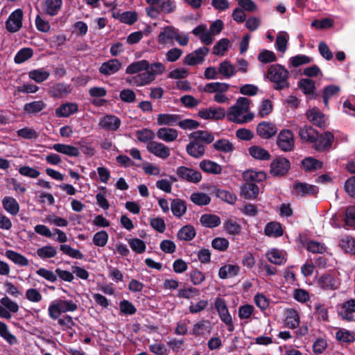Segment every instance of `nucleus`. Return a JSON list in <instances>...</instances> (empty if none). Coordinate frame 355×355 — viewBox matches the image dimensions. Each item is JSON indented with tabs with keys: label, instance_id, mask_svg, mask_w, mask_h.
<instances>
[{
	"label": "nucleus",
	"instance_id": "obj_1",
	"mask_svg": "<svg viewBox=\"0 0 355 355\" xmlns=\"http://www.w3.org/2000/svg\"><path fill=\"white\" fill-rule=\"evenodd\" d=\"M165 71V66L160 62L150 64L146 60L135 61L126 67L125 73L132 76L126 78L125 81L135 87L148 85Z\"/></svg>",
	"mask_w": 355,
	"mask_h": 355
},
{
	"label": "nucleus",
	"instance_id": "obj_2",
	"mask_svg": "<svg viewBox=\"0 0 355 355\" xmlns=\"http://www.w3.org/2000/svg\"><path fill=\"white\" fill-rule=\"evenodd\" d=\"M288 71L279 64H272L267 71V78L273 83V89L275 90L281 91L288 88Z\"/></svg>",
	"mask_w": 355,
	"mask_h": 355
},
{
	"label": "nucleus",
	"instance_id": "obj_3",
	"mask_svg": "<svg viewBox=\"0 0 355 355\" xmlns=\"http://www.w3.org/2000/svg\"><path fill=\"white\" fill-rule=\"evenodd\" d=\"M77 309L78 305L73 300L57 299L49 306L48 314L52 320H57L62 313L73 312Z\"/></svg>",
	"mask_w": 355,
	"mask_h": 355
},
{
	"label": "nucleus",
	"instance_id": "obj_4",
	"mask_svg": "<svg viewBox=\"0 0 355 355\" xmlns=\"http://www.w3.org/2000/svg\"><path fill=\"white\" fill-rule=\"evenodd\" d=\"M270 167V172L273 176L281 177L288 172L291 162L287 158L279 156L272 161Z\"/></svg>",
	"mask_w": 355,
	"mask_h": 355
},
{
	"label": "nucleus",
	"instance_id": "obj_5",
	"mask_svg": "<svg viewBox=\"0 0 355 355\" xmlns=\"http://www.w3.org/2000/svg\"><path fill=\"white\" fill-rule=\"evenodd\" d=\"M277 145L284 152H289L293 150L295 146L294 135L288 129L280 131L277 139Z\"/></svg>",
	"mask_w": 355,
	"mask_h": 355
},
{
	"label": "nucleus",
	"instance_id": "obj_6",
	"mask_svg": "<svg viewBox=\"0 0 355 355\" xmlns=\"http://www.w3.org/2000/svg\"><path fill=\"white\" fill-rule=\"evenodd\" d=\"M19 306L18 304L5 296L0 300V317L6 320L12 318V313H16L19 311Z\"/></svg>",
	"mask_w": 355,
	"mask_h": 355
},
{
	"label": "nucleus",
	"instance_id": "obj_7",
	"mask_svg": "<svg viewBox=\"0 0 355 355\" xmlns=\"http://www.w3.org/2000/svg\"><path fill=\"white\" fill-rule=\"evenodd\" d=\"M334 140V135L329 131L324 132L322 134L315 137V141H313V148L318 152L329 150Z\"/></svg>",
	"mask_w": 355,
	"mask_h": 355
},
{
	"label": "nucleus",
	"instance_id": "obj_8",
	"mask_svg": "<svg viewBox=\"0 0 355 355\" xmlns=\"http://www.w3.org/2000/svg\"><path fill=\"white\" fill-rule=\"evenodd\" d=\"M23 11L21 9L14 10L6 21V28L10 33L17 32L22 26Z\"/></svg>",
	"mask_w": 355,
	"mask_h": 355
},
{
	"label": "nucleus",
	"instance_id": "obj_9",
	"mask_svg": "<svg viewBox=\"0 0 355 355\" xmlns=\"http://www.w3.org/2000/svg\"><path fill=\"white\" fill-rule=\"evenodd\" d=\"M208 52V48L205 46L200 47L193 52L187 55L184 58L183 62L189 66L200 64L204 62L205 58Z\"/></svg>",
	"mask_w": 355,
	"mask_h": 355
},
{
	"label": "nucleus",
	"instance_id": "obj_10",
	"mask_svg": "<svg viewBox=\"0 0 355 355\" xmlns=\"http://www.w3.org/2000/svg\"><path fill=\"white\" fill-rule=\"evenodd\" d=\"M176 173L180 178L193 184H198L202 180L200 172L186 166L178 167Z\"/></svg>",
	"mask_w": 355,
	"mask_h": 355
},
{
	"label": "nucleus",
	"instance_id": "obj_11",
	"mask_svg": "<svg viewBox=\"0 0 355 355\" xmlns=\"http://www.w3.org/2000/svg\"><path fill=\"white\" fill-rule=\"evenodd\" d=\"M147 150L155 156L165 159H167L171 155L170 148L159 141H150L147 144Z\"/></svg>",
	"mask_w": 355,
	"mask_h": 355
},
{
	"label": "nucleus",
	"instance_id": "obj_12",
	"mask_svg": "<svg viewBox=\"0 0 355 355\" xmlns=\"http://www.w3.org/2000/svg\"><path fill=\"white\" fill-rule=\"evenodd\" d=\"M293 187L295 193L302 197L315 196L319 191L316 186L298 181L294 182Z\"/></svg>",
	"mask_w": 355,
	"mask_h": 355
},
{
	"label": "nucleus",
	"instance_id": "obj_13",
	"mask_svg": "<svg viewBox=\"0 0 355 355\" xmlns=\"http://www.w3.org/2000/svg\"><path fill=\"white\" fill-rule=\"evenodd\" d=\"M177 28L172 26L163 27L157 37V42L162 45L173 44Z\"/></svg>",
	"mask_w": 355,
	"mask_h": 355
},
{
	"label": "nucleus",
	"instance_id": "obj_14",
	"mask_svg": "<svg viewBox=\"0 0 355 355\" xmlns=\"http://www.w3.org/2000/svg\"><path fill=\"white\" fill-rule=\"evenodd\" d=\"M259 193L258 185L250 180H245L241 187V196L245 199L254 200L257 198Z\"/></svg>",
	"mask_w": 355,
	"mask_h": 355
},
{
	"label": "nucleus",
	"instance_id": "obj_15",
	"mask_svg": "<svg viewBox=\"0 0 355 355\" xmlns=\"http://www.w3.org/2000/svg\"><path fill=\"white\" fill-rule=\"evenodd\" d=\"M277 126L270 122L262 121L257 125V133L262 139H268L276 135Z\"/></svg>",
	"mask_w": 355,
	"mask_h": 355
},
{
	"label": "nucleus",
	"instance_id": "obj_16",
	"mask_svg": "<svg viewBox=\"0 0 355 355\" xmlns=\"http://www.w3.org/2000/svg\"><path fill=\"white\" fill-rule=\"evenodd\" d=\"M355 312V299L345 301L338 311V315L346 321L354 320L353 313Z\"/></svg>",
	"mask_w": 355,
	"mask_h": 355
},
{
	"label": "nucleus",
	"instance_id": "obj_17",
	"mask_svg": "<svg viewBox=\"0 0 355 355\" xmlns=\"http://www.w3.org/2000/svg\"><path fill=\"white\" fill-rule=\"evenodd\" d=\"M49 148L69 157H76L80 155L77 147L69 144L57 143L51 145Z\"/></svg>",
	"mask_w": 355,
	"mask_h": 355
},
{
	"label": "nucleus",
	"instance_id": "obj_18",
	"mask_svg": "<svg viewBox=\"0 0 355 355\" xmlns=\"http://www.w3.org/2000/svg\"><path fill=\"white\" fill-rule=\"evenodd\" d=\"M307 119L314 125L321 128L326 127L325 115L315 109L308 110L306 113Z\"/></svg>",
	"mask_w": 355,
	"mask_h": 355
},
{
	"label": "nucleus",
	"instance_id": "obj_19",
	"mask_svg": "<svg viewBox=\"0 0 355 355\" xmlns=\"http://www.w3.org/2000/svg\"><path fill=\"white\" fill-rule=\"evenodd\" d=\"M121 68V62L117 59H112L103 63L99 71L105 76H110L119 71Z\"/></svg>",
	"mask_w": 355,
	"mask_h": 355
},
{
	"label": "nucleus",
	"instance_id": "obj_20",
	"mask_svg": "<svg viewBox=\"0 0 355 355\" xmlns=\"http://www.w3.org/2000/svg\"><path fill=\"white\" fill-rule=\"evenodd\" d=\"M157 137L165 142H173L178 137V131L171 128H160L156 133Z\"/></svg>",
	"mask_w": 355,
	"mask_h": 355
},
{
	"label": "nucleus",
	"instance_id": "obj_21",
	"mask_svg": "<svg viewBox=\"0 0 355 355\" xmlns=\"http://www.w3.org/2000/svg\"><path fill=\"white\" fill-rule=\"evenodd\" d=\"M99 124L106 130L115 131L119 128L121 121L115 116L107 115L101 120Z\"/></svg>",
	"mask_w": 355,
	"mask_h": 355
},
{
	"label": "nucleus",
	"instance_id": "obj_22",
	"mask_svg": "<svg viewBox=\"0 0 355 355\" xmlns=\"http://www.w3.org/2000/svg\"><path fill=\"white\" fill-rule=\"evenodd\" d=\"M2 206L7 213L12 216H16L19 211L18 202L11 196H5L2 199Z\"/></svg>",
	"mask_w": 355,
	"mask_h": 355
},
{
	"label": "nucleus",
	"instance_id": "obj_23",
	"mask_svg": "<svg viewBox=\"0 0 355 355\" xmlns=\"http://www.w3.org/2000/svg\"><path fill=\"white\" fill-rule=\"evenodd\" d=\"M181 117L178 114H159L157 117V124L159 126L162 125H175L179 122Z\"/></svg>",
	"mask_w": 355,
	"mask_h": 355
},
{
	"label": "nucleus",
	"instance_id": "obj_24",
	"mask_svg": "<svg viewBox=\"0 0 355 355\" xmlns=\"http://www.w3.org/2000/svg\"><path fill=\"white\" fill-rule=\"evenodd\" d=\"M78 110V106L75 103H63L55 110V114L58 117H68L76 113Z\"/></svg>",
	"mask_w": 355,
	"mask_h": 355
},
{
	"label": "nucleus",
	"instance_id": "obj_25",
	"mask_svg": "<svg viewBox=\"0 0 355 355\" xmlns=\"http://www.w3.org/2000/svg\"><path fill=\"white\" fill-rule=\"evenodd\" d=\"M302 168L306 172H313L323 166V162L312 157L304 158L301 162Z\"/></svg>",
	"mask_w": 355,
	"mask_h": 355
},
{
	"label": "nucleus",
	"instance_id": "obj_26",
	"mask_svg": "<svg viewBox=\"0 0 355 355\" xmlns=\"http://www.w3.org/2000/svg\"><path fill=\"white\" fill-rule=\"evenodd\" d=\"M5 256L15 264L21 266L26 267L29 265L28 259L20 253H18L12 250H8L5 252Z\"/></svg>",
	"mask_w": 355,
	"mask_h": 355
},
{
	"label": "nucleus",
	"instance_id": "obj_27",
	"mask_svg": "<svg viewBox=\"0 0 355 355\" xmlns=\"http://www.w3.org/2000/svg\"><path fill=\"white\" fill-rule=\"evenodd\" d=\"M62 4V0H44L42 3L43 10L50 16L57 15Z\"/></svg>",
	"mask_w": 355,
	"mask_h": 355
},
{
	"label": "nucleus",
	"instance_id": "obj_28",
	"mask_svg": "<svg viewBox=\"0 0 355 355\" xmlns=\"http://www.w3.org/2000/svg\"><path fill=\"white\" fill-rule=\"evenodd\" d=\"M317 135L318 131L311 125H305L299 130V136L304 141L313 143V141H315V137Z\"/></svg>",
	"mask_w": 355,
	"mask_h": 355
},
{
	"label": "nucleus",
	"instance_id": "obj_29",
	"mask_svg": "<svg viewBox=\"0 0 355 355\" xmlns=\"http://www.w3.org/2000/svg\"><path fill=\"white\" fill-rule=\"evenodd\" d=\"M264 233L268 236L277 238L284 234V230L279 223L273 221L267 223Z\"/></svg>",
	"mask_w": 355,
	"mask_h": 355
},
{
	"label": "nucleus",
	"instance_id": "obj_30",
	"mask_svg": "<svg viewBox=\"0 0 355 355\" xmlns=\"http://www.w3.org/2000/svg\"><path fill=\"white\" fill-rule=\"evenodd\" d=\"M187 152L189 155L195 158H200L205 153V146L192 139L187 146Z\"/></svg>",
	"mask_w": 355,
	"mask_h": 355
},
{
	"label": "nucleus",
	"instance_id": "obj_31",
	"mask_svg": "<svg viewBox=\"0 0 355 355\" xmlns=\"http://www.w3.org/2000/svg\"><path fill=\"white\" fill-rule=\"evenodd\" d=\"M202 90L207 93H216L214 100L218 103H222V84L220 83H207Z\"/></svg>",
	"mask_w": 355,
	"mask_h": 355
},
{
	"label": "nucleus",
	"instance_id": "obj_32",
	"mask_svg": "<svg viewBox=\"0 0 355 355\" xmlns=\"http://www.w3.org/2000/svg\"><path fill=\"white\" fill-rule=\"evenodd\" d=\"M189 137L200 144H208L214 141V136L207 132L198 130L190 134Z\"/></svg>",
	"mask_w": 355,
	"mask_h": 355
},
{
	"label": "nucleus",
	"instance_id": "obj_33",
	"mask_svg": "<svg viewBox=\"0 0 355 355\" xmlns=\"http://www.w3.org/2000/svg\"><path fill=\"white\" fill-rule=\"evenodd\" d=\"M318 284L323 290L333 291L337 288L336 280L330 274H324L318 279Z\"/></svg>",
	"mask_w": 355,
	"mask_h": 355
},
{
	"label": "nucleus",
	"instance_id": "obj_34",
	"mask_svg": "<svg viewBox=\"0 0 355 355\" xmlns=\"http://www.w3.org/2000/svg\"><path fill=\"white\" fill-rule=\"evenodd\" d=\"M249 154L257 159L268 160L270 159V153L258 146H252L248 148Z\"/></svg>",
	"mask_w": 355,
	"mask_h": 355
},
{
	"label": "nucleus",
	"instance_id": "obj_35",
	"mask_svg": "<svg viewBox=\"0 0 355 355\" xmlns=\"http://www.w3.org/2000/svg\"><path fill=\"white\" fill-rule=\"evenodd\" d=\"M210 322L207 320H200L194 324L191 334L194 336H204L210 331Z\"/></svg>",
	"mask_w": 355,
	"mask_h": 355
},
{
	"label": "nucleus",
	"instance_id": "obj_36",
	"mask_svg": "<svg viewBox=\"0 0 355 355\" xmlns=\"http://www.w3.org/2000/svg\"><path fill=\"white\" fill-rule=\"evenodd\" d=\"M46 107V104L43 101H36L26 103L24 105L23 110L28 114H35Z\"/></svg>",
	"mask_w": 355,
	"mask_h": 355
},
{
	"label": "nucleus",
	"instance_id": "obj_37",
	"mask_svg": "<svg viewBox=\"0 0 355 355\" xmlns=\"http://www.w3.org/2000/svg\"><path fill=\"white\" fill-rule=\"evenodd\" d=\"M71 92L70 85L64 83H58L55 85L51 91L52 96L55 98H62L67 96Z\"/></svg>",
	"mask_w": 355,
	"mask_h": 355
},
{
	"label": "nucleus",
	"instance_id": "obj_38",
	"mask_svg": "<svg viewBox=\"0 0 355 355\" xmlns=\"http://www.w3.org/2000/svg\"><path fill=\"white\" fill-rule=\"evenodd\" d=\"M198 116L203 119H219L222 116V112L220 108L209 107L200 110Z\"/></svg>",
	"mask_w": 355,
	"mask_h": 355
},
{
	"label": "nucleus",
	"instance_id": "obj_39",
	"mask_svg": "<svg viewBox=\"0 0 355 355\" xmlns=\"http://www.w3.org/2000/svg\"><path fill=\"white\" fill-rule=\"evenodd\" d=\"M193 33L196 35H199L201 41L207 45L210 44L213 41L214 36L206 30L205 25H200L194 28Z\"/></svg>",
	"mask_w": 355,
	"mask_h": 355
},
{
	"label": "nucleus",
	"instance_id": "obj_40",
	"mask_svg": "<svg viewBox=\"0 0 355 355\" xmlns=\"http://www.w3.org/2000/svg\"><path fill=\"white\" fill-rule=\"evenodd\" d=\"M266 174L263 171L249 170L243 173L244 180H250L254 183L263 182L266 179Z\"/></svg>",
	"mask_w": 355,
	"mask_h": 355
},
{
	"label": "nucleus",
	"instance_id": "obj_41",
	"mask_svg": "<svg viewBox=\"0 0 355 355\" xmlns=\"http://www.w3.org/2000/svg\"><path fill=\"white\" fill-rule=\"evenodd\" d=\"M36 254L42 259H51L56 256L57 250L54 246L48 245L38 248Z\"/></svg>",
	"mask_w": 355,
	"mask_h": 355
},
{
	"label": "nucleus",
	"instance_id": "obj_42",
	"mask_svg": "<svg viewBox=\"0 0 355 355\" xmlns=\"http://www.w3.org/2000/svg\"><path fill=\"white\" fill-rule=\"evenodd\" d=\"M223 229L228 234L238 235L241 231V226L236 219H228L223 224Z\"/></svg>",
	"mask_w": 355,
	"mask_h": 355
},
{
	"label": "nucleus",
	"instance_id": "obj_43",
	"mask_svg": "<svg viewBox=\"0 0 355 355\" xmlns=\"http://www.w3.org/2000/svg\"><path fill=\"white\" fill-rule=\"evenodd\" d=\"M50 72L44 68L31 70L28 73V77L36 83H42L49 78Z\"/></svg>",
	"mask_w": 355,
	"mask_h": 355
},
{
	"label": "nucleus",
	"instance_id": "obj_44",
	"mask_svg": "<svg viewBox=\"0 0 355 355\" xmlns=\"http://www.w3.org/2000/svg\"><path fill=\"white\" fill-rule=\"evenodd\" d=\"M135 135L138 141L147 144L153 141V140L155 137L154 131L148 128L137 130Z\"/></svg>",
	"mask_w": 355,
	"mask_h": 355
},
{
	"label": "nucleus",
	"instance_id": "obj_45",
	"mask_svg": "<svg viewBox=\"0 0 355 355\" xmlns=\"http://www.w3.org/2000/svg\"><path fill=\"white\" fill-rule=\"evenodd\" d=\"M171 209L175 216L180 218L186 213L187 206L183 200L175 199L172 201Z\"/></svg>",
	"mask_w": 355,
	"mask_h": 355
},
{
	"label": "nucleus",
	"instance_id": "obj_46",
	"mask_svg": "<svg viewBox=\"0 0 355 355\" xmlns=\"http://www.w3.org/2000/svg\"><path fill=\"white\" fill-rule=\"evenodd\" d=\"M201 224L206 227L213 228L220 225V218L213 214H204L200 217Z\"/></svg>",
	"mask_w": 355,
	"mask_h": 355
},
{
	"label": "nucleus",
	"instance_id": "obj_47",
	"mask_svg": "<svg viewBox=\"0 0 355 355\" xmlns=\"http://www.w3.org/2000/svg\"><path fill=\"white\" fill-rule=\"evenodd\" d=\"M200 168L206 173L213 174L220 173L222 170L219 164L209 160L202 161L200 163Z\"/></svg>",
	"mask_w": 355,
	"mask_h": 355
},
{
	"label": "nucleus",
	"instance_id": "obj_48",
	"mask_svg": "<svg viewBox=\"0 0 355 355\" xmlns=\"http://www.w3.org/2000/svg\"><path fill=\"white\" fill-rule=\"evenodd\" d=\"M340 247L347 253L355 254V240L349 236L340 239Z\"/></svg>",
	"mask_w": 355,
	"mask_h": 355
},
{
	"label": "nucleus",
	"instance_id": "obj_49",
	"mask_svg": "<svg viewBox=\"0 0 355 355\" xmlns=\"http://www.w3.org/2000/svg\"><path fill=\"white\" fill-rule=\"evenodd\" d=\"M190 200L193 203L198 206H204L209 204L211 201L210 197L202 192L193 193L190 196Z\"/></svg>",
	"mask_w": 355,
	"mask_h": 355
},
{
	"label": "nucleus",
	"instance_id": "obj_50",
	"mask_svg": "<svg viewBox=\"0 0 355 355\" xmlns=\"http://www.w3.org/2000/svg\"><path fill=\"white\" fill-rule=\"evenodd\" d=\"M195 236V229L191 225H186L182 227L178 232V239L183 241H191Z\"/></svg>",
	"mask_w": 355,
	"mask_h": 355
},
{
	"label": "nucleus",
	"instance_id": "obj_51",
	"mask_svg": "<svg viewBox=\"0 0 355 355\" xmlns=\"http://www.w3.org/2000/svg\"><path fill=\"white\" fill-rule=\"evenodd\" d=\"M298 87L303 93L308 95L315 89V83L309 78H302L298 82Z\"/></svg>",
	"mask_w": 355,
	"mask_h": 355
},
{
	"label": "nucleus",
	"instance_id": "obj_52",
	"mask_svg": "<svg viewBox=\"0 0 355 355\" xmlns=\"http://www.w3.org/2000/svg\"><path fill=\"white\" fill-rule=\"evenodd\" d=\"M288 41V35L285 32L279 33L276 38L275 46L277 50L284 53L287 49V44Z\"/></svg>",
	"mask_w": 355,
	"mask_h": 355
},
{
	"label": "nucleus",
	"instance_id": "obj_53",
	"mask_svg": "<svg viewBox=\"0 0 355 355\" xmlns=\"http://www.w3.org/2000/svg\"><path fill=\"white\" fill-rule=\"evenodd\" d=\"M285 323L290 329L296 328L300 324V317L297 311L291 309L286 318Z\"/></svg>",
	"mask_w": 355,
	"mask_h": 355
},
{
	"label": "nucleus",
	"instance_id": "obj_54",
	"mask_svg": "<svg viewBox=\"0 0 355 355\" xmlns=\"http://www.w3.org/2000/svg\"><path fill=\"white\" fill-rule=\"evenodd\" d=\"M257 60L263 64H268L276 62L277 58L273 51L265 49L257 55Z\"/></svg>",
	"mask_w": 355,
	"mask_h": 355
},
{
	"label": "nucleus",
	"instance_id": "obj_55",
	"mask_svg": "<svg viewBox=\"0 0 355 355\" xmlns=\"http://www.w3.org/2000/svg\"><path fill=\"white\" fill-rule=\"evenodd\" d=\"M33 50L30 48H24L19 51L15 56L14 60L17 64H21L33 56Z\"/></svg>",
	"mask_w": 355,
	"mask_h": 355
},
{
	"label": "nucleus",
	"instance_id": "obj_56",
	"mask_svg": "<svg viewBox=\"0 0 355 355\" xmlns=\"http://www.w3.org/2000/svg\"><path fill=\"white\" fill-rule=\"evenodd\" d=\"M268 261L276 265H282L284 262L282 253L277 249H272L266 254Z\"/></svg>",
	"mask_w": 355,
	"mask_h": 355
},
{
	"label": "nucleus",
	"instance_id": "obj_57",
	"mask_svg": "<svg viewBox=\"0 0 355 355\" xmlns=\"http://www.w3.org/2000/svg\"><path fill=\"white\" fill-rule=\"evenodd\" d=\"M60 250L66 255L76 259H82L83 258V253L78 250L71 248L69 245L63 244L60 247Z\"/></svg>",
	"mask_w": 355,
	"mask_h": 355
},
{
	"label": "nucleus",
	"instance_id": "obj_58",
	"mask_svg": "<svg viewBox=\"0 0 355 355\" xmlns=\"http://www.w3.org/2000/svg\"><path fill=\"white\" fill-rule=\"evenodd\" d=\"M138 18L137 13L135 11H126L120 14L118 19L121 22L129 25L133 24Z\"/></svg>",
	"mask_w": 355,
	"mask_h": 355
},
{
	"label": "nucleus",
	"instance_id": "obj_59",
	"mask_svg": "<svg viewBox=\"0 0 355 355\" xmlns=\"http://www.w3.org/2000/svg\"><path fill=\"white\" fill-rule=\"evenodd\" d=\"M25 297L29 302L33 303H39L42 300V295L40 292L37 289L33 288H28L26 291Z\"/></svg>",
	"mask_w": 355,
	"mask_h": 355
},
{
	"label": "nucleus",
	"instance_id": "obj_60",
	"mask_svg": "<svg viewBox=\"0 0 355 355\" xmlns=\"http://www.w3.org/2000/svg\"><path fill=\"white\" fill-rule=\"evenodd\" d=\"M18 171L21 175L30 178H37L40 175V172L37 169L28 166L19 167Z\"/></svg>",
	"mask_w": 355,
	"mask_h": 355
},
{
	"label": "nucleus",
	"instance_id": "obj_61",
	"mask_svg": "<svg viewBox=\"0 0 355 355\" xmlns=\"http://www.w3.org/2000/svg\"><path fill=\"white\" fill-rule=\"evenodd\" d=\"M345 224L355 230V206H350L345 211Z\"/></svg>",
	"mask_w": 355,
	"mask_h": 355
},
{
	"label": "nucleus",
	"instance_id": "obj_62",
	"mask_svg": "<svg viewBox=\"0 0 355 355\" xmlns=\"http://www.w3.org/2000/svg\"><path fill=\"white\" fill-rule=\"evenodd\" d=\"M108 237V234L105 231H99L94 235L93 243L96 246L104 247L107 243Z\"/></svg>",
	"mask_w": 355,
	"mask_h": 355
},
{
	"label": "nucleus",
	"instance_id": "obj_63",
	"mask_svg": "<svg viewBox=\"0 0 355 355\" xmlns=\"http://www.w3.org/2000/svg\"><path fill=\"white\" fill-rule=\"evenodd\" d=\"M240 267L237 265H223V279L234 277L239 275Z\"/></svg>",
	"mask_w": 355,
	"mask_h": 355
},
{
	"label": "nucleus",
	"instance_id": "obj_64",
	"mask_svg": "<svg viewBox=\"0 0 355 355\" xmlns=\"http://www.w3.org/2000/svg\"><path fill=\"white\" fill-rule=\"evenodd\" d=\"M131 249L137 253L141 254L145 252L146 246L144 241L139 239H131L128 241Z\"/></svg>",
	"mask_w": 355,
	"mask_h": 355
}]
</instances>
